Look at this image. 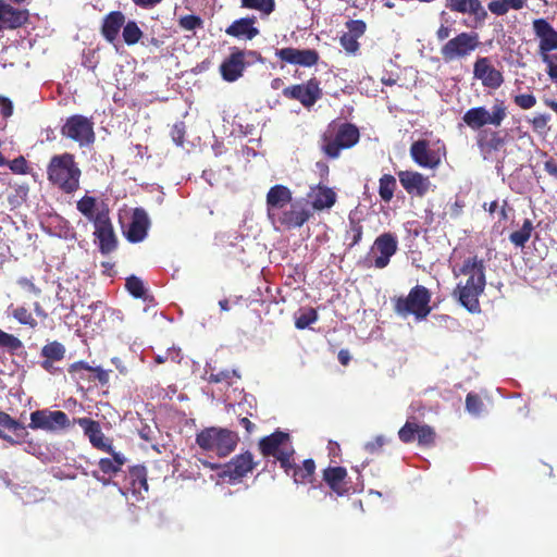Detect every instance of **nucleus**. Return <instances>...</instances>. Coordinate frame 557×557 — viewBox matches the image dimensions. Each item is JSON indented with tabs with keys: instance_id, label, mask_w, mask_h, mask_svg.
Returning <instances> with one entry per match:
<instances>
[{
	"instance_id": "obj_1",
	"label": "nucleus",
	"mask_w": 557,
	"mask_h": 557,
	"mask_svg": "<svg viewBox=\"0 0 557 557\" xmlns=\"http://www.w3.org/2000/svg\"><path fill=\"white\" fill-rule=\"evenodd\" d=\"M453 274L459 278L454 295L470 312L480 311L479 297L483 294L485 280V264L476 256L468 257L460 267L453 268Z\"/></svg>"
},
{
	"instance_id": "obj_2",
	"label": "nucleus",
	"mask_w": 557,
	"mask_h": 557,
	"mask_svg": "<svg viewBox=\"0 0 557 557\" xmlns=\"http://www.w3.org/2000/svg\"><path fill=\"white\" fill-rule=\"evenodd\" d=\"M81 176L82 171L69 152L51 157L47 165L49 183L65 194H73L79 188Z\"/></svg>"
},
{
	"instance_id": "obj_3",
	"label": "nucleus",
	"mask_w": 557,
	"mask_h": 557,
	"mask_svg": "<svg viewBox=\"0 0 557 557\" xmlns=\"http://www.w3.org/2000/svg\"><path fill=\"white\" fill-rule=\"evenodd\" d=\"M359 136V129L352 124L330 125L322 136L321 149L327 157L335 159L343 149L354 147Z\"/></svg>"
},
{
	"instance_id": "obj_4",
	"label": "nucleus",
	"mask_w": 557,
	"mask_h": 557,
	"mask_svg": "<svg viewBox=\"0 0 557 557\" xmlns=\"http://www.w3.org/2000/svg\"><path fill=\"white\" fill-rule=\"evenodd\" d=\"M431 293L422 285H416L406 297H398L395 299V312L406 318L412 314L416 320H424L431 312Z\"/></svg>"
},
{
	"instance_id": "obj_5",
	"label": "nucleus",
	"mask_w": 557,
	"mask_h": 557,
	"mask_svg": "<svg viewBox=\"0 0 557 557\" xmlns=\"http://www.w3.org/2000/svg\"><path fill=\"white\" fill-rule=\"evenodd\" d=\"M196 443L203 450L226 457L236 448L238 436L227 429L207 428L197 434Z\"/></svg>"
},
{
	"instance_id": "obj_6",
	"label": "nucleus",
	"mask_w": 557,
	"mask_h": 557,
	"mask_svg": "<svg viewBox=\"0 0 557 557\" xmlns=\"http://www.w3.org/2000/svg\"><path fill=\"white\" fill-rule=\"evenodd\" d=\"M507 117V107L503 100L496 99L491 110L485 107H474L465 112L462 121L471 129H480L485 125L498 127Z\"/></svg>"
},
{
	"instance_id": "obj_7",
	"label": "nucleus",
	"mask_w": 557,
	"mask_h": 557,
	"mask_svg": "<svg viewBox=\"0 0 557 557\" xmlns=\"http://www.w3.org/2000/svg\"><path fill=\"white\" fill-rule=\"evenodd\" d=\"M480 45L481 41L478 33L461 32L442 46L441 55L445 62L462 60L471 55Z\"/></svg>"
},
{
	"instance_id": "obj_8",
	"label": "nucleus",
	"mask_w": 557,
	"mask_h": 557,
	"mask_svg": "<svg viewBox=\"0 0 557 557\" xmlns=\"http://www.w3.org/2000/svg\"><path fill=\"white\" fill-rule=\"evenodd\" d=\"M260 449L264 456L275 457L281 467L288 471L292 468V457L294 448L289 441V435L284 432H275L260 441Z\"/></svg>"
},
{
	"instance_id": "obj_9",
	"label": "nucleus",
	"mask_w": 557,
	"mask_h": 557,
	"mask_svg": "<svg viewBox=\"0 0 557 557\" xmlns=\"http://www.w3.org/2000/svg\"><path fill=\"white\" fill-rule=\"evenodd\" d=\"M257 62H262L261 55L251 50H234L220 65V72L224 81L235 82L243 76L245 69Z\"/></svg>"
},
{
	"instance_id": "obj_10",
	"label": "nucleus",
	"mask_w": 557,
	"mask_h": 557,
	"mask_svg": "<svg viewBox=\"0 0 557 557\" xmlns=\"http://www.w3.org/2000/svg\"><path fill=\"white\" fill-rule=\"evenodd\" d=\"M61 134L81 147L88 146L95 141L94 122L81 114L72 115L62 126Z\"/></svg>"
},
{
	"instance_id": "obj_11",
	"label": "nucleus",
	"mask_w": 557,
	"mask_h": 557,
	"mask_svg": "<svg viewBox=\"0 0 557 557\" xmlns=\"http://www.w3.org/2000/svg\"><path fill=\"white\" fill-rule=\"evenodd\" d=\"M310 214V210L304 200H296L271 216L270 220L273 224H280L285 228H298L309 220Z\"/></svg>"
},
{
	"instance_id": "obj_12",
	"label": "nucleus",
	"mask_w": 557,
	"mask_h": 557,
	"mask_svg": "<svg viewBox=\"0 0 557 557\" xmlns=\"http://www.w3.org/2000/svg\"><path fill=\"white\" fill-rule=\"evenodd\" d=\"M67 414L60 410H36L30 413L29 428L47 432H58L70 426Z\"/></svg>"
},
{
	"instance_id": "obj_13",
	"label": "nucleus",
	"mask_w": 557,
	"mask_h": 557,
	"mask_svg": "<svg viewBox=\"0 0 557 557\" xmlns=\"http://www.w3.org/2000/svg\"><path fill=\"white\" fill-rule=\"evenodd\" d=\"M441 148L432 149L430 143L422 139L414 141L410 147V156L412 160L421 168L435 169L442 161L444 154Z\"/></svg>"
},
{
	"instance_id": "obj_14",
	"label": "nucleus",
	"mask_w": 557,
	"mask_h": 557,
	"mask_svg": "<svg viewBox=\"0 0 557 557\" xmlns=\"http://www.w3.org/2000/svg\"><path fill=\"white\" fill-rule=\"evenodd\" d=\"M473 77L481 82L482 86L490 89H498L504 83L500 71L494 67L487 57H480L473 64Z\"/></svg>"
},
{
	"instance_id": "obj_15",
	"label": "nucleus",
	"mask_w": 557,
	"mask_h": 557,
	"mask_svg": "<svg viewBox=\"0 0 557 557\" xmlns=\"http://www.w3.org/2000/svg\"><path fill=\"white\" fill-rule=\"evenodd\" d=\"M95 236L99 242V248L102 253L111 252L116 247V238L114 235L113 226L111 224L108 211L101 210L97 212V218L94 222Z\"/></svg>"
},
{
	"instance_id": "obj_16",
	"label": "nucleus",
	"mask_w": 557,
	"mask_h": 557,
	"mask_svg": "<svg viewBox=\"0 0 557 557\" xmlns=\"http://www.w3.org/2000/svg\"><path fill=\"white\" fill-rule=\"evenodd\" d=\"M397 250L396 237L389 233L380 235L371 249L373 265L377 269L385 268Z\"/></svg>"
},
{
	"instance_id": "obj_17",
	"label": "nucleus",
	"mask_w": 557,
	"mask_h": 557,
	"mask_svg": "<svg viewBox=\"0 0 557 557\" xmlns=\"http://www.w3.org/2000/svg\"><path fill=\"white\" fill-rule=\"evenodd\" d=\"M255 467L252 455L249 451L234 457L223 469L220 476L230 483L239 482Z\"/></svg>"
},
{
	"instance_id": "obj_18",
	"label": "nucleus",
	"mask_w": 557,
	"mask_h": 557,
	"mask_svg": "<svg viewBox=\"0 0 557 557\" xmlns=\"http://www.w3.org/2000/svg\"><path fill=\"white\" fill-rule=\"evenodd\" d=\"M532 28L539 40V55L557 50V30L545 18L534 20Z\"/></svg>"
},
{
	"instance_id": "obj_19",
	"label": "nucleus",
	"mask_w": 557,
	"mask_h": 557,
	"mask_svg": "<svg viewBox=\"0 0 557 557\" xmlns=\"http://www.w3.org/2000/svg\"><path fill=\"white\" fill-rule=\"evenodd\" d=\"M283 94L288 98L300 101L305 107H311L321 97V89L317 81L310 79L306 84L285 88Z\"/></svg>"
},
{
	"instance_id": "obj_20",
	"label": "nucleus",
	"mask_w": 557,
	"mask_h": 557,
	"mask_svg": "<svg viewBox=\"0 0 557 557\" xmlns=\"http://www.w3.org/2000/svg\"><path fill=\"white\" fill-rule=\"evenodd\" d=\"M398 178L404 189L417 197H423L432 187L430 178L416 171H400Z\"/></svg>"
},
{
	"instance_id": "obj_21",
	"label": "nucleus",
	"mask_w": 557,
	"mask_h": 557,
	"mask_svg": "<svg viewBox=\"0 0 557 557\" xmlns=\"http://www.w3.org/2000/svg\"><path fill=\"white\" fill-rule=\"evenodd\" d=\"M83 430L84 434L88 437L90 444L100 450L110 453L112 445L108 438H106L101 431L99 422L89 418H78L74 420Z\"/></svg>"
},
{
	"instance_id": "obj_22",
	"label": "nucleus",
	"mask_w": 557,
	"mask_h": 557,
	"mask_svg": "<svg viewBox=\"0 0 557 557\" xmlns=\"http://www.w3.org/2000/svg\"><path fill=\"white\" fill-rule=\"evenodd\" d=\"M293 201L292 191L284 185H275L267 194L269 219Z\"/></svg>"
},
{
	"instance_id": "obj_23",
	"label": "nucleus",
	"mask_w": 557,
	"mask_h": 557,
	"mask_svg": "<svg viewBox=\"0 0 557 557\" xmlns=\"http://www.w3.org/2000/svg\"><path fill=\"white\" fill-rule=\"evenodd\" d=\"M27 10L13 8L4 0H0V30L17 28L27 21Z\"/></svg>"
},
{
	"instance_id": "obj_24",
	"label": "nucleus",
	"mask_w": 557,
	"mask_h": 557,
	"mask_svg": "<svg viewBox=\"0 0 557 557\" xmlns=\"http://www.w3.org/2000/svg\"><path fill=\"white\" fill-rule=\"evenodd\" d=\"M446 8L451 12L472 15L476 22H483L487 17L480 0H446Z\"/></svg>"
},
{
	"instance_id": "obj_25",
	"label": "nucleus",
	"mask_w": 557,
	"mask_h": 557,
	"mask_svg": "<svg viewBox=\"0 0 557 557\" xmlns=\"http://www.w3.org/2000/svg\"><path fill=\"white\" fill-rule=\"evenodd\" d=\"M276 57L290 64L311 66L318 61V53L314 50H299L295 48H283L276 51Z\"/></svg>"
},
{
	"instance_id": "obj_26",
	"label": "nucleus",
	"mask_w": 557,
	"mask_h": 557,
	"mask_svg": "<svg viewBox=\"0 0 557 557\" xmlns=\"http://www.w3.org/2000/svg\"><path fill=\"white\" fill-rule=\"evenodd\" d=\"M149 219L144 209H135L132 221L125 231L126 238L132 243H139L147 236Z\"/></svg>"
},
{
	"instance_id": "obj_27",
	"label": "nucleus",
	"mask_w": 557,
	"mask_h": 557,
	"mask_svg": "<svg viewBox=\"0 0 557 557\" xmlns=\"http://www.w3.org/2000/svg\"><path fill=\"white\" fill-rule=\"evenodd\" d=\"M255 17H245L234 21L225 30L230 36L239 39H252L259 34L257 27H255Z\"/></svg>"
},
{
	"instance_id": "obj_28",
	"label": "nucleus",
	"mask_w": 557,
	"mask_h": 557,
	"mask_svg": "<svg viewBox=\"0 0 557 557\" xmlns=\"http://www.w3.org/2000/svg\"><path fill=\"white\" fill-rule=\"evenodd\" d=\"M313 209L323 210L331 208L336 201V194L326 186L312 187L308 194Z\"/></svg>"
},
{
	"instance_id": "obj_29",
	"label": "nucleus",
	"mask_w": 557,
	"mask_h": 557,
	"mask_svg": "<svg viewBox=\"0 0 557 557\" xmlns=\"http://www.w3.org/2000/svg\"><path fill=\"white\" fill-rule=\"evenodd\" d=\"M346 475L347 471L345 468L333 467L324 470L323 478L327 485L332 488V491L335 492L337 495L342 496L348 491L345 481Z\"/></svg>"
},
{
	"instance_id": "obj_30",
	"label": "nucleus",
	"mask_w": 557,
	"mask_h": 557,
	"mask_svg": "<svg viewBox=\"0 0 557 557\" xmlns=\"http://www.w3.org/2000/svg\"><path fill=\"white\" fill-rule=\"evenodd\" d=\"M125 24V16L120 11H113L109 13L102 24V35L109 41L113 42L121 30V27Z\"/></svg>"
},
{
	"instance_id": "obj_31",
	"label": "nucleus",
	"mask_w": 557,
	"mask_h": 557,
	"mask_svg": "<svg viewBox=\"0 0 557 557\" xmlns=\"http://www.w3.org/2000/svg\"><path fill=\"white\" fill-rule=\"evenodd\" d=\"M476 144L483 153L484 159L493 151L498 150L503 144V138L496 132H481L476 137Z\"/></svg>"
},
{
	"instance_id": "obj_32",
	"label": "nucleus",
	"mask_w": 557,
	"mask_h": 557,
	"mask_svg": "<svg viewBox=\"0 0 557 557\" xmlns=\"http://www.w3.org/2000/svg\"><path fill=\"white\" fill-rule=\"evenodd\" d=\"M110 453L112 454V458H102L99 460L98 465L103 473L115 474L122 469L126 458L123 454L113 451V449Z\"/></svg>"
},
{
	"instance_id": "obj_33",
	"label": "nucleus",
	"mask_w": 557,
	"mask_h": 557,
	"mask_svg": "<svg viewBox=\"0 0 557 557\" xmlns=\"http://www.w3.org/2000/svg\"><path fill=\"white\" fill-rule=\"evenodd\" d=\"M315 465L312 459H307L302 462V466L294 467V463L292 462V468L286 471L289 473V471H293V478L295 483H306L310 481L311 476L314 473Z\"/></svg>"
},
{
	"instance_id": "obj_34",
	"label": "nucleus",
	"mask_w": 557,
	"mask_h": 557,
	"mask_svg": "<svg viewBox=\"0 0 557 557\" xmlns=\"http://www.w3.org/2000/svg\"><path fill=\"white\" fill-rule=\"evenodd\" d=\"M527 0H493L488 3V10L496 15H504L509 10H520Z\"/></svg>"
},
{
	"instance_id": "obj_35",
	"label": "nucleus",
	"mask_w": 557,
	"mask_h": 557,
	"mask_svg": "<svg viewBox=\"0 0 557 557\" xmlns=\"http://www.w3.org/2000/svg\"><path fill=\"white\" fill-rule=\"evenodd\" d=\"M396 185V180L391 174H384L380 178L379 195L383 201L389 202L392 200Z\"/></svg>"
},
{
	"instance_id": "obj_36",
	"label": "nucleus",
	"mask_w": 557,
	"mask_h": 557,
	"mask_svg": "<svg viewBox=\"0 0 557 557\" xmlns=\"http://www.w3.org/2000/svg\"><path fill=\"white\" fill-rule=\"evenodd\" d=\"M533 231L532 222L527 219L524 220L520 230L515 231L510 234V242L517 247H523L525 243L530 239L531 233Z\"/></svg>"
},
{
	"instance_id": "obj_37",
	"label": "nucleus",
	"mask_w": 557,
	"mask_h": 557,
	"mask_svg": "<svg viewBox=\"0 0 557 557\" xmlns=\"http://www.w3.org/2000/svg\"><path fill=\"white\" fill-rule=\"evenodd\" d=\"M77 210L94 223L98 212L96 198L84 196L77 201Z\"/></svg>"
},
{
	"instance_id": "obj_38",
	"label": "nucleus",
	"mask_w": 557,
	"mask_h": 557,
	"mask_svg": "<svg viewBox=\"0 0 557 557\" xmlns=\"http://www.w3.org/2000/svg\"><path fill=\"white\" fill-rule=\"evenodd\" d=\"M242 7L269 15L274 11V0H240Z\"/></svg>"
},
{
	"instance_id": "obj_39",
	"label": "nucleus",
	"mask_w": 557,
	"mask_h": 557,
	"mask_svg": "<svg viewBox=\"0 0 557 557\" xmlns=\"http://www.w3.org/2000/svg\"><path fill=\"white\" fill-rule=\"evenodd\" d=\"M549 121L550 115L548 113H536L532 119L528 120L532 129L539 135H546L549 132Z\"/></svg>"
},
{
	"instance_id": "obj_40",
	"label": "nucleus",
	"mask_w": 557,
	"mask_h": 557,
	"mask_svg": "<svg viewBox=\"0 0 557 557\" xmlns=\"http://www.w3.org/2000/svg\"><path fill=\"white\" fill-rule=\"evenodd\" d=\"M123 39L127 45H135L143 36V32L134 21L127 22L123 25Z\"/></svg>"
},
{
	"instance_id": "obj_41",
	"label": "nucleus",
	"mask_w": 557,
	"mask_h": 557,
	"mask_svg": "<svg viewBox=\"0 0 557 557\" xmlns=\"http://www.w3.org/2000/svg\"><path fill=\"white\" fill-rule=\"evenodd\" d=\"M9 310L12 317L17 320L21 324L28 325L30 327H35L37 325L36 320L33 318L32 313L25 307H9Z\"/></svg>"
},
{
	"instance_id": "obj_42",
	"label": "nucleus",
	"mask_w": 557,
	"mask_h": 557,
	"mask_svg": "<svg viewBox=\"0 0 557 557\" xmlns=\"http://www.w3.org/2000/svg\"><path fill=\"white\" fill-rule=\"evenodd\" d=\"M41 352L42 356L46 357L47 359L59 361L63 359L65 348L61 343L52 342L50 344L45 345Z\"/></svg>"
},
{
	"instance_id": "obj_43",
	"label": "nucleus",
	"mask_w": 557,
	"mask_h": 557,
	"mask_svg": "<svg viewBox=\"0 0 557 557\" xmlns=\"http://www.w3.org/2000/svg\"><path fill=\"white\" fill-rule=\"evenodd\" d=\"M317 319H318L317 311L312 308H308V309L301 310L296 315L295 325L297 329L304 330V329L310 326V324H312L313 322H315Z\"/></svg>"
},
{
	"instance_id": "obj_44",
	"label": "nucleus",
	"mask_w": 557,
	"mask_h": 557,
	"mask_svg": "<svg viewBox=\"0 0 557 557\" xmlns=\"http://www.w3.org/2000/svg\"><path fill=\"white\" fill-rule=\"evenodd\" d=\"M126 289L129 292L131 295H133L136 298H146V287L144 282L135 276L132 275L126 280Z\"/></svg>"
},
{
	"instance_id": "obj_45",
	"label": "nucleus",
	"mask_w": 557,
	"mask_h": 557,
	"mask_svg": "<svg viewBox=\"0 0 557 557\" xmlns=\"http://www.w3.org/2000/svg\"><path fill=\"white\" fill-rule=\"evenodd\" d=\"M416 436L420 445L429 446L434 443L435 432L429 425H418Z\"/></svg>"
},
{
	"instance_id": "obj_46",
	"label": "nucleus",
	"mask_w": 557,
	"mask_h": 557,
	"mask_svg": "<svg viewBox=\"0 0 557 557\" xmlns=\"http://www.w3.org/2000/svg\"><path fill=\"white\" fill-rule=\"evenodd\" d=\"M22 342L12 334L5 333L0 329V347L11 351L22 348Z\"/></svg>"
},
{
	"instance_id": "obj_47",
	"label": "nucleus",
	"mask_w": 557,
	"mask_h": 557,
	"mask_svg": "<svg viewBox=\"0 0 557 557\" xmlns=\"http://www.w3.org/2000/svg\"><path fill=\"white\" fill-rule=\"evenodd\" d=\"M542 62L546 65V73L550 81L557 82V53L550 52L540 55Z\"/></svg>"
},
{
	"instance_id": "obj_48",
	"label": "nucleus",
	"mask_w": 557,
	"mask_h": 557,
	"mask_svg": "<svg viewBox=\"0 0 557 557\" xmlns=\"http://www.w3.org/2000/svg\"><path fill=\"white\" fill-rule=\"evenodd\" d=\"M339 42L344 50L349 54H356L360 48L358 38L348 33L341 36Z\"/></svg>"
},
{
	"instance_id": "obj_49",
	"label": "nucleus",
	"mask_w": 557,
	"mask_h": 557,
	"mask_svg": "<svg viewBox=\"0 0 557 557\" xmlns=\"http://www.w3.org/2000/svg\"><path fill=\"white\" fill-rule=\"evenodd\" d=\"M349 230L347 231V238L350 239V246L357 245L362 237V226L354 219H349Z\"/></svg>"
},
{
	"instance_id": "obj_50",
	"label": "nucleus",
	"mask_w": 557,
	"mask_h": 557,
	"mask_svg": "<svg viewBox=\"0 0 557 557\" xmlns=\"http://www.w3.org/2000/svg\"><path fill=\"white\" fill-rule=\"evenodd\" d=\"M513 102L520 109L529 110L536 104V97L533 94H520L513 97Z\"/></svg>"
},
{
	"instance_id": "obj_51",
	"label": "nucleus",
	"mask_w": 557,
	"mask_h": 557,
	"mask_svg": "<svg viewBox=\"0 0 557 557\" xmlns=\"http://www.w3.org/2000/svg\"><path fill=\"white\" fill-rule=\"evenodd\" d=\"M178 24L185 30H195L202 26V20L197 15H185L180 18Z\"/></svg>"
},
{
	"instance_id": "obj_52",
	"label": "nucleus",
	"mask_w": 557,
	"mask_h": 557,
	"mask_svg": "<svg viewBox=\"0 0 557 557\" xmlns=\"http://www.w3.org/2000/svg\"><path fill=\"white\" fill-rule=\"evenodd\" d=\"M417 426H418V424H416V423L407 422L398 432L399 438L404 443L412 442L417 434Z\"/></svg>"
},
{
	"instance_id": "obj_53",
	"label": "nucleus",
	"mask_w": 557,
	"mask_h": 557,
	"mask_svg": "<svg viewBox=\"0 0 557 557\" xmlns=\"http://www.w3.org/2000/svg\"><path fill=\"white\" fill-rule=\"evenodd\" d=\"M346 27L348 28V34L356 36L357 38L361 37L367 29V25L361 20H351L346 23Z\"/></svg>"
},
{
	"instance_id": "obj_54",
	"label": "nucleus",
	"mask_w": 557,
	"mask_h": 557,
	"mask_svg": "<svg viewBox=\"0 0 557 557\" xmlns=\"http://www.w3.org/2000/svg\"><path fill=\"white\" fill-rule=\"evenodd\" d=\"M482 401L481 399L473 394H468L466 398V407L467 410L472 414H479L482 410Z\"/></svg>"
},
{
	"instance_id": "obj_55",
	"label": "nucleus",
	"mask_w": 557,
	"mask_h": 557,
	"mask_svg": "<svg viewBox=\"0 0 557 557\" xmlns=\"http://www.w3.org/2000/svg\"><path fill=\"white\" fill-rule=\"evenodd\" d=\"M232 376L239 377V375L237 374V372L235 370H233V371L224 370V371H220L215 374L211 373L209 376V381L214 382V383H220V382H224V381L228 382Z\"/></svg>"
},
{
	"instance_id": "obj_56",
	"label": "nucleus",
	"mask_w": 557,
	"mask_h": 557,
	"mask_svg": "<svg viewBox=\"0 0 557 557\" xmlns=\"http://www.w3.org/2000/svg\"><path fill=\"white\" fill-rule=\"evenodd\" d=\"M0 426L9 429V430H16L20 429L21 425L18 422L13 420L8 413L0 412Z\"/></svg>"
},
{
	"instance_id": "obj_57",
	"label": "nucleus",
	"mask_w": 557,
	"mask_h": 557,
	"mask_svg": "<svg viewBox=\"0 0 557 557\" xmlns=\"http://www.w3.org/2000/svg\"><path fill=\"white\" fill-rule=\"evenodd\" d=\"M17 284L36 296L40 295L41 293V290L33 283V281L27 277L18 278Z\"/></svg>"
},
{
	"instance_id": "obj_58",
	"label": "nucleus",
	"mask_w": 557,
	"mask_h": 557,
	"mask_svg": "<svg viewBox=\"0 0 557 557\" xmlns=\"http://www.w3.org/2000/svg\"><path fill=\"white\" fill-rule=\"evenodd\" d=\"M26 161L23 157L16 158L10 162V169L14 173L24 174L26 172Z\"/></svg>"
},
{
	"instance_id": "obj_59",
	"label": "nucleus",
	"mask_w": 557,
	"mask_h": 557,
	"mask_svg": "<svg viewBox=\"0 0 557 557\" xmlns=\"http://www.w3.org/2000/svg\"><path fill=\"white\" fill-rule=\"evenodd\" d=\"M0 112L3 116L9 117L13 113L12 101L5 97H0Z\"/></svg>"
},
{
	"instance_id": "obj_60",
	"label": "nucleus",
	"mask_w": 557,
	"mask_h": 557,
	"mask_svg": "<svg viewBox=\"0 0 557 557\" xmlns=\"http://www.w3.org/2000/svg\"><path fill=\"white\" fill-rule=\"evenodd\" d=\"M172 138L177 146H182L184 141V127L183 125H174L172 128Z\"/></svg>"
},
{
	"instance_id": "obj_61",
	"label": "nucleus",
	"mask_w": 557,
	"mask_h": 557,
	"mask_svg": "<svg viewBox=\"0 0 557 557\" xmlns=\"http://www.w3.org/2000/svg\"><path fill=\"white\" fill-rule=\"evenodd\" d=\"M92 367H90L87 362L85 361H77V362H74L73 364H71L70 369H69V372L70 373H76L81 370H87V371H92Z\"/></svg>"
},
{
	"instance_id": "obj_62",
	"label": "nucleus",
	"mask_w": 557,
	"mask_h": 557,
	"mask_svg": "<svg viewBox=\"0 0 557 557\" xmlns=\"http://www.w3.org/2000/svg\"><path fill=\"white\" fill-rule=\"evenodd\" d=\"M92 372L96 373V377L101 384H106L109 381V371L103 370L100 367H96L92 369Z\"/></svg>"
},
{
	"instance_id": "obj_63",
	"label": "nucleus",
	"mask_w": 557,
	"mask_h": 557,
	"mask_svg": "<svg viewBox=\"0 0 557 557\" xmlns=\"http://www.w3.org/2000/svg\"><path fill=\"white\" fill-rule=\"evenodd\" d=\"M450 33H451L450 27L445 26V25H441L438 27V29L436 30V38L440 41L446 40L450 36Z\"/></svg>"
},
{
	"instance_id": "obj_64",
	"label": "nucleus",
	"mask_w": 557,
	"mask_h": 557,
	"mask_svg": "<svg viewBox=\"0 0 557 557\" xmlns=\"http://www.w3.org/2000/svg\"><path fill=\"white\" fill-rule=\"evenodd\" d=\"M544 169L549 175L557 177V163L553 159L544 163Z\"/></svg>"
}]
</instances>
